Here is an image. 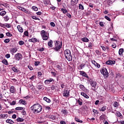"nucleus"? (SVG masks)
I'll return each instance as SVG.
<instances>
[{"instance_id": "43", "label": "nucleus", "mask_w": 124, "mask_h": 124, "mask_svg": "<svg viewBox=\"0 0 124 124\" xmlns=\"http://www.w3.org/2000/svg\"><path fill=\"white\" fill-rule=\"evenodd\" d=\"M6 35H7V36H9V37H11V36H12V34L10 33V32H7L6 33Z\"/></svg>"}, {"instance_id": "9", "label": "nucleus", "mask_w": 124, "mask_h": 124, "mask_svg": "<svg viewBox=\"0 0 124 124\" xmlns=\"http://www.w3.org/2000/svg\"><path fill=\"white\" fill-rule=\"evenodd\" d=\"M69 92H70V90H64L63 93V96L68 97L69 96Z\"/></svg>"}, {"instance_id": "11", "label": "nucleus", "mask_w": 124, "mask_h": 124, "mask_svg": "<svg viewBox=\"0 0 124 124\" xmlns=\"http://www.w3.org/2000/svg\"><path fill=\"white\" fill-rule=\"evenodd\" d=\"M115 63H116V62L112 60H108L106 62V64H108V65L115 64Z\"/></svg>"}, {"instance_id": "53", "label": "nucleus", "mask_w": 124, "mask_h": 124, "mask_svg": "<svg viewBox=\"0 0 124 124\" xmlns=\"http://www.w3.org/2000/svg\"><path fill=\"white\" fill-rule=\"evenodd\" d=\"M88 47L89 48H91V49L92 47H93V44L92 43H89V44L88 45Z\"/></svg>"}, {"instance_id": "55", "label": "nucleus", "mask_w": 124, "mask_h": 124, "mask_svg": "<svg viewBox=\"0 0 124 124\" xmlns=\"http://www.w3.org/2000/svg\"><path fill=\"white\" fill-rule=\"evenodd\" d=\"M78 103L79 105H82L83 102H81V101L78 100Z\"/></svg>"}, {"instance_id": "31", "label": "nucleus", "mask_w": 124, "mask_h": 124, "mask_svg": "<svg viewBox=\"0 0 124 124\" xmlns=\"http://www.w3.org/2000/svg\"><path fill=\"white\" fill-rule=\"evenodd\" d=\"M37 89H38V90H44V88L43 87V85H38Z\"/></svg>"}, {"instance_id": "24", "label": "nucleus", "mask_w": 124, "mask_h": 124, "mask_svg": "<svg viewBox=\"0 0 124 124\" xmlns=\"http://www.w3.org/2000/svg\"><path fill=\"white\" fill-rule=\"evenodd\" d=\"M44 100L47 102V103H50L51 102V100L50 99L47 98V97H44Z\"/></svg>"}, {"instance_id": "52", "label": "nucleus", "mask_w": 124, "mask_h": 124, "mask_svg": "<svg viewBox=\"0 0 124 124\" xmlns=\"http://www.w3.org/2000/svg\"><path fill=\"white\" fill-rule=\"evenodd\" d=\"M50 25L51 27H55V26H56V25L55 24V23H54L53 22H50Z\"/></svg>"}, {"instance_id": "39", "label": "nucleus", "mask_w": 124, "mask_h": 124, "mask_svg": "<svg viewBox=\"0 0 124 124\" xmlns=\"http://www.w3.org/2000/svg\"><path fill=\"white\" fill-rule=\"evenodd\" d=\"M85 63H82L79 65V67L80 68V69H83V68L85 67Z\"/></svg>"}, {"instance_id": "48", "label": "nucleus", "mask_w": 124, "mask_h": 124, "mask_svg": "<svg viewBox=\"0 0 124 124\" xmlns=\"http://www.w3.org/2000/svg\"><path fill=\"white\" fill-rule=\"evenodd\" d=\"M79 88H80V90H85V87L83 85H80Z\"/></svg>"}, {"instance_id": "26", "label": "nucleus", "mask_w": 124, "mask_h": 124, "mask_svg": "<svg viewBox=\"0 0 124 124\" xmlns=\"http://www.w3.org/2000/svg\"><path fill=\"white\" fill-rule=\"evenodd\" d=\"M123 53H124V48H120L119 50V55L120 56H121V55H123Z\"/></svg>"}, {"instance_id": "25", "label": "nucleus", "mask_w": 124, "mask_h": 124, "mask_svg": "<svg viewBox=\"0 0 124 124\" xmlns=\"http://www.w3.org/2000/svg\"><path fill=\"white\" fill-rule=\"evenodd\" d=\"M82 41L83 42H89V40L87 37H84L81 39Z\"/></svg>"}, {"instance_id": "41", "label": "nucleus", "mask_w": 124, "mask_h": 124, "mask_svg": "<svg viewBox=\"0 0 124 124\" xmlns=\"http://www.w3.org/2000/svg\"><path fill=\"white\" fill-rule=\"evenodd\" d=\"M32 9H33V10H34V11H37V10H38V8H37V7H35L34 6H33L32 7Z\"/></svg>"}, {"instance_id": "32", "label": "nucleus", "mask_w": 124, "mask_h": 124, "mask_svg": "<svg viewBox=\"0 0 124 124\" xmlns=\"http://www.w3.org/2000/svg\"><path fill=\"white\" fill-rule=\"evenodd\" d=\"M48 118L51 120H56V116L55 115H49Z\"/></svg>"}, {"instance_id": "30", "label": "nucleus", "mask_w": 124, "mask_h": 124, "mask_svg": "<svg viewBox=\"0 0 124 124\" xmlns=\"http://www.w3.org/2000/svg\"><path fill=\"white\" fill-rule=\"evenodd\" d=\"M114 107L118 108L119 107V103L118 102H115L113 104Z\"/></svg>"}, {"instance_id": "58", "label": "nucleus", "mask_w": 124, "mask_h": 124, "mask_svg": "<svg viewBox=\"0 0 124 124\" xmlns=\"http://www.w3.org/2000/svg\"><path fill=\"white\" fill-rule=\"evenodd\" d=\"M22 115H23V116H25V115H26L27 114V113L26 112V111H25V109L23 110V111H22Z\"/></svg>"}, {"instance_id": "4", "label": "nucleus", "mask_w": 124, "mask_h": 124, "mask_svg": "<svg viewBox=\"0 0 124 124\" xmlns=\"http://www.w3.org/2000/svg\"><path fill=\"white\" fill-rule=\"evenodd\" d=\"M40 105L39 104H34L30 108V109L31 111H33L34 114H35V113H36L37 109H38V107Z\"/></svg>"}, {"instance_id": "36", "label": "nucleus", "mask_w": 124, "mask_h": 124, "mask_svg": "<svg viewBox=\"0 0 124 124\" xmlns=\"http://www.w3.org/2000/svg\"><path fill=\"white\" fill-rule=\"evenodd\" d=\"M11 51L13 52V53H16V51H18V49H17L16 48H12V49L11 50Z\"/></svg>"}, {"instance_id": "38", "label": "nucleus", "mask_w": 124, "mask_h": 124, "mask_svg": "<svg viewBox=\"0 0 124 124\" xmlns=\"http://www.w3.org/2000/svg\"><path fill=\"white\" fill-rule=\"evenodd\" d=\"M79 9H81V10H84V6L83 5L79 4Z\"/></svg>"}, {"instance_id": "54", "label": "nucleus", "mask_w": 124, "mask_h": 124, "mask_svg": "<svg viewBox=\"0 0 124 124\" xmlns=\"http://www.w3.org/2000/svg\"><path fill=\"white\" fill-rule=\"evenodd\" d=\"M104 118H105V115H101L100 116V120L102 121L103 120H104Z\"/></svg>"}, {"instance_id": "34", "label": "nucleus", "mask_w": 124, "mask_h": 124, "mask_svg": "<svg viewBox=\"0 0 124 124\" xmlns=\"http://www.w3.org/2000/svg\"><path fill=\"white\" fill-rule=\"evenodd\" d=\"M61 11L62 12V13H63V14H65V13H67V10L65 9L62 8Z\"/></svg>"}, {"instance_id": "19", "label": "nucleus", "mask_w": 124, "mask_h": 124, "mask_svg": "<svg viewBox=\"0 0 124 124\" xmlns=\"http://www.w3.org/2000/svg\"><path fill=\"white\" fill-rule=\"evenodd\" d=\"M6 123H7L8 124H14V122L11 119H7L6 120Z\"/></svg>"}, {"instance_id": "23", "label": "nucleus", "mask_w": 124, "mask_h": 124, "mask_svg": "<svg viewBox=\"0 0 124 124\" xmlns=\"http://www.w3.org/2000/svg\"><path fill=\"white\" fill-rule=\"evenodd\" d=\"M81 95H82V96H84L85 98H89V96L83 92L81 93Z\"/></svg>"}, {"instance_id": "2", "label": "nucleus", "mask_w": 124, "mask_h": 124, "mask_svg": "<svg viewBox=\"0 0 124 124\" xmlns=\"http://www.w3.org/2000/svg\"><path fill=\"white\" fill-rule=\"evenodd\" d=\"M55 47L54 48V49L55 50V51H59V50H60L62 46V42L56 41L55 43Z\"/></svg>"}, {"instance_id": "44", "label": "nucleus", "mask_w": 124, "mask_h": 124, "mask_svg": "<svg viewBox=\"0 0 124 124\" xmlns=\"http://www.w3.org/2000/svg\"><path fill=\"white\" fill-rule=\"evenodd\" d=\"M10 42V39H6L4 40V42L5 43H9Z\"/></svg>"}, {"instance_id": "12", "label": "nucleus", "mask_w": 124, "mask_h": 124, "mask_svg": "<svg viewBox=\"0 0 124 124\" xmlns=\"http://www.w3.org/2000/svg\"><path fill=\"white\" fill-rule=\"evenodd\" d=\"M29 42H33V43H35L36 42H39V40H38L37 39L35 38H32L29 40Z\"/></svg>"}, {"instance_id": "10", "label": "nucleus", "mask_w": 124, "mask_h": 124, "mask_svg": "<svg viewBox=\"0 0 124 124\" xmlns=\"http://www.w3.org/2000/svg\"><path fill=\"white\" fill-rule=\"evenodd\" d=\"M12 70H13V71H14V72H15L16 73H21V71L18 69V68L16 66L13 67L12 68Z\"/></svg>"}, {"instance_id": "49", "label": "nucleus", "mask_w": 124, "mask_h": 124, "mask_svg": "<svg viewBox=\"0 0 124 124\" xmlns=\"http://www.w3.org/2000/svg\"><path fill=\"white\" fill-rule=\"evenodd\" d=\"M105 18L106 19V20L109 21V22L111 21V19L109 18V17L108 16H105Z\"/></svg>"}, {"instance_id": "33", "label": "nucleus", "mask_w": 124, "mask_h": 124, "mask_svg": "<svg viewBox=\"0 0 124 124\" xmlns=\"http://www.w3.org/2000/svg\"><path fill=\"white\" fill-rule=\"evenodd\" d=\"M3 18L4 21H5V22H7V21L9 20V17L7 16H4Z\"/></svg>"}, {"instance_id": "17", "label": "nucleus", "mask_w": 124, "mask_h": 124, "mask_svg": "<svg viewBox=\"0 0 124 124\" xmlns=\"http://www.w3.org/2000/svg\"><path fill=\"white\" fill-rule=\"evenodd\" d=\"M8 117V115H7V114L0 115V119H4L5 118H6V119H7Z\"/></svg>"}, {"instance_id": "16", "label": "nucleus", "mask_w": 124, "mask_h": 124, "mask_svg": "<svg viewBox=\"0 0 124 124\" xmlns=\"http://www.w3.org/2000/svg\"><path fill=\"white\" fill-rule=\"evenodd\" d=\"M19 103L20 104H23V105H26V104H27V102L23 99H21L19 101Z\"/></svg>"}, {"instance_id": "29", "label": "nucleus", "mask_w": 124, "mask_h": 124, "mask_svg": "<svg viewBox=\"0 0 124 124\" xmlns=\"http://www.w3.org/2000/svg\"><path fill=\"white\" fill-rule=\"evenodd\" d=\"M4 27H6V28H8V29H9L11 28V25H10V24L9 23H5Z\"/></svg>"}, {"instance_id": "6", "label": "nucleus", "mask_w": 124, "mask_h": 124, "mask_svg": "<svg viewBox=\"0 0 124 124\" xmlns=\"http://www.w3.org/2000/svg\"><path fill=\"white\" fill-rule=\"evenodd\" d=\"M15 59L16 61H21L23 59V56H22L21 53H17L15 56Z\"/></svg>"}, {"instance_id": "37", "label": "nucleus", "mask_w": 124, "mask_h": 124, "mask_svg": "<svg viewBox=\"0 0 124 124\" xmlns=\"http://www.w3.org/2000/svg\"><path fill=\"white\" fill-rule=\"evenodd\" d=\"M105 110H106V106H104L101 109H100V111H101L102 112H104V111H105Z\"/></svg>"}, {"instance_id": "62", "label": "nucleus", "mask_w": 124, "mask_h": 124, "mask_svg": "<svg viewBox=\"0 0 124 124\" xmlns=\"http://www.w3.org/2000/svg\"><path fill=\"white\" fill-rule=\"evenodd\" d=\"M41 75H42V73L40 72H39L38 73V76L39 77H41Z\"/></svg>"}, {"instance_id": "51", "label": "nucleus", "mask_w": 124, "mask_h": 124, "mask_svg": "<svg viewBox=\"0 0 124 124\" xmlns=\"http://www.w3.org/2000/svg\"><path fill=\"white\" fill-rule=\"evenodd\" d=\"M32 19H34V20H40L39 18L36 16H32Z\"/></svg>"}, {"instance_id": "18", "label": "nucleus", "mask_w": 124, "mask_h": 124, "mask_svg": "<svg viewBox=\"0 0 124 124\" xmlns=\"http://www.w3.org/2000/svg\"><path fill=\"white\" fill-rule=\"evenodd\" d=\"M56 67L58 68V69H59V70H62V63H60L59 64L56 65Z\"/></svg>"}, {"instance_id": "13", "label": "nucleus", "mask_w": 124, "mask_h": 124, "mask_svg": "<svg viewBox=\"0 0 124 124\" xmlns=\"http://www.w3.org/2000/svg\"><path fill=\"white\" fill-rule=\"evenodd\" d=\"M55 80L53 78H49V79H47L45 81V84H50L51 82H54Z\"/></svg>"}, {"instance_id": "27", "label": "nucleus", "mask_w": 124, "mask_h": 124, "mask_svg": "<svg viewBox=\"0 0 124 124\" xmlns=\"http://www.w3.org/2000/svg\"><path fill=\"white\" fill-rule=\"evenodd\" d=\"M2 62L4 63V64H5V65H8V62H7V60H6V59H3L2 61Z\"/></svg>"}, {"instance_id": "8", "label": "nucleus", "mask_w": 124, "mask_h": 124, "mask_svg": "<svg viewBox=\"0 0 124 124\" xmlns=\"http://www.w3.org/2000/svg\"><path fill=\"white\" fill-rule=\"evenodd\" d=\"M79 72L80 75H81L82 76H83V77H86V78H87V79H90V78H89V76H88L87 73H86V72L82 71H79Z\"/></svg>"}, {"instance_id": "15", "label": "nucleus", "mask_w": 124, "mask_h": 124, "mask_svg": "<svg viewBox=\"0 0 124 124\" xmlns=\"http://www.w3.org/2000/svg\"><path fill=\"white\" fill-rule=\"evenodd\" d=\"M17 29L18 31H19V32H23V31H24V30L23 29V28L21 27V26L20 25L17 26Z\"/></svg>"}, {"instance_id": "50", "label": "nucleus", "mask_w": 124, "mask_h": 124, "mask_svg": "<svg viewBox=\"0 0 124 124\" xmlns=\"http://www.w3.org/2000/svg\"><path fill=\"white\" fill-rule=\"evenodd\" d=\"M24 34L25 36H29V32H28V31H25L24 32Z\"/></svg>"}, {"instance_id": "56", "label": "nucleus", "mask_w": 124, "mask_h": 124, "mask_svg": "<svg viewBox=\"0 0 124 124\" xmlns=\"http://www.w3.org/2000/svg\"><path fill=\"white\" fill-rule=\"evenodd\" d=\"M99 25L101 27H104V24H103V22L102 21L100 22Z\"/></svg>"}, {"instance_id": "63", "label": "nucleus", "mask_w": 124, "mask_h": 124, "mask_svg": "<svg viewBox=\"0 0 124 124\" xmlns=\"http://www.w3.org/2000/svg\"><path fill=\"white\" fill-rule=\"evenodd\" d=\"M28 68L30 69V70H33V68H32L31 66H28Z\"/></svg>"}, {"instance_id": "46", "label": "nucleus", "mask_w": 124, "mask_h": 124, "mask_svg": "<svg viewBox=\"0 0 124 124\" xmlns=\"http://www.w3.org/2000/svg\"><path fill=\"white\" fill-rule=\"evenodd\" d=\"M18 43L21 46H22V45H24V44H25V42H24V41H20Z\"/></svg>"}, {"instance_id": "60", "label": "nucleus", "mask_w": 124, "mask_h": 124, "mask_svg": "<svg viewBox=\"0 0 124 124\" xmlns=\"http://www.w3.org/2000/svg\"><path fill=\"white\" fill-rule=\"evenodd\" d=\"M15 104H16V102L15 101H13L12 103H10V105H15Z\"/></svg>"}, {"instance_id": "61", "label": "nucleus", "mask_w": 124, "mask_h": 124, "mask_svg": "<svg viewBox=\"0 0 124 124\" xmlns=\"http://www.w3.org/2000/svg\"><path fill=\"white\" fill-rule=\"evenodd\" d=\"M93 112L95 114H98V112L95 109H93Z\"/></svg>"}, {"instance_id": "21", "label": "nucleus", "mask_w": 124, "mask_h": 124, "mask_svg": "<svg viewBox=\"0 0 124 124\" xmlns=\"http://www.w3.org/2000/svg\"><path fill=\"white\" fill-rule=\"evenodd\" d=\"M10 93H15V88H14V86L11 87Z\"/></svg>"}, {"instance_id": "20", "label": "nucleus", "mask_w": 124, "mask_h": 124, "mask_svg": "<svg viewBox=\"0 0 124 124\" xmlns=\"http://www.w3.org/2000/svg\"><path fill=\"white\" fill-rule=\"evenodd\" d=\"M116 115L117 117H119V118H121V119H122L123 115H122V113H121V112L117 111L116 112Z\"/></svg>"}, {"instance_id": "47", "label": "nucleus", "mask_w": 124, "mask_h": 124, "mask_svg": "<svg viewBox=\"0 0 124 124\" xmlns=\"http://www.w3.org/2000/svg\"><path fill=\"white\" fill-rule=\"evenodd\" d=\"M71 2H73V3H78V0H71Z\"/></svg>"}, {"instance_id": "59", "label": "nucleus", "mask_w": 124, "mask_h": 124, "mask_svg": "<svg viewBox=\"0 0 124 124\" xmlns=\"http://www.w3.org/2000/svg\"><path fill=\"white\" fill-rule=\"evenodd\" d=\"M121 74H117L116 75V78H121Z\"/></svg>"}, {"instance_id": "28", "label": "nucleus", "mask_w": 124, "mask_h": 124, "mask_svg": "<svg viewBox=\"0 0 124 124\" xmlns=\"http://www.w3.org/2000/svg\"><path fill=\"white\" fill-rule=\"evenodd\" d=\"M48 46L49 47H53V41L50 40L48 43Z\"/></svg>"}, {"instance_id": "42", "label": "nucleus", "mask_w": 124, "mask_h": 124, "mask_svg": "<svg viewBox=\"0 0 124 124\" xmlns=\"http://www.w3.org/2000/svg\"><path fill=\"white\" fill-rule=\"evenodd\" d=\"M23 109H25L23 107H16V109L18 110H23Z\"/></svg>"}, {"instance_id": "14", "label": "nucleus", "mask_w": 124, "mask_h": 124, "mask_svg": "<svg viewBox=\"0 0 124 124\" xmlns=\"http://www.w3.org/2000/svg\"><path fill=\"white\" fill-rule=\"evenodd\" d=\"M42 111V107L40 105L35 114H38V113H40V112H41Z\"/></svg>"}, {"instance_id": "40", "label": "nucleus", "mask_w": 124, "mask_h": 124, "mask_svg": "<svg viewBox=\"0 0 124 124\" xmlns=\"http://www.w3.org/2000/svg\"><path fill=\"white\" fill-rule=\"evenodd\" d=\"M62 112L64 115H67L68 112L66 109H62Z\"/></svg>"}, {"instance_id": "45", "label": "nucleus", "mask_w": 124, "mask_h": 124, "mask_svg": "<svg viewBox=\"0 0 124 124\" xmlns=\"http://www.w3.org/2000/svg\"><path fill=\"white\" fill-rule=\"evenodd\" d=\"M39 63H40V62L36 61L34 62V65L35 66H37V65H38L39 64Z\"/></svg>"}, {"instance_id": "64", "label": "nucleus", "mask_w": 124, "mask_h": 124, "mask_svg": "<svg viewBox=\"0 0 124 124\" xmlns=\"http://www.w3.org/2000/svg\"><path fill=\"white\" fill-rule=\"evenodd\" d=\"M60 124H66V123H65V122L62 121L60 122Z\"/></svg>"}, {"instance_id": "1", "label": "nucleus", "mask_w": 124, "mask_h": 124, "mask_svg": "<svg viewBox=\"0 0 124 124\" xmlns=\"http://www.w3.org/2000/svg\"><path fill=\"white\" fill-rule=\"evenodd\" d=\"M64 55L67 61L69 62L72 61V56H71V52L70 50L66 49L64 51Z\"/></svg>"}, {"instance_id": "5", "label": "nucleus", "mask_w": 124, "mask_h": 124, "mask_svg": "<svg viewBox=\"0 0 124 124\" xmlns=\"http://www.w3.org/2000/svg\"><path fill=\"white\" fill-rule=\"evenodd\" d=\"M41 34L43 40H48V36L46 35L47 32L45 31L44 30L42 31Z\"/></svg>"}, {"instance_id": "22", "label": "nucleus", "mask_w": 124, "mask_h": 124, "mask_svg": "<svg viewBox=\"0 0 124 124\" xmlns=\"http://www.w3.org/2000/svg\"><path fill=\"white\" fill-rule=\"evenodd\" d=\"M24 121H25V120L23 118H20V117H18L17 119H16V121L18 122V123H21L22 122H24Z\"/></svg>"}, {"instance_id": "3", "label": "nucleus", "mask_w": 124, "mask_h": 124, "mask_svg": "<svg viewBox=\"0 0 124 124\" xmlns=\"http://www.w3.org/2000/svg\"><path fill=\"white\" fill-rule=\"evenodd\" d=\"M101 73L104 76L105 78H108V76H109V73H108L107 68H103L101 70Z\"/></svg>"}, {"instance_id": "57", "label": "nucleus", "mask_w": 124, "mask_h": 124, "mask_svg": "<svg viewBox=\"0 0 124 124\" xmlns=\"http://www.w3.org/2000/svg\"><path fill=\"white\" fill-rule=\"evenodd\" d=\"M5 57L7 58V59H9V58H10V54H7L5 55Z\"/></svg>"}, {"instance_id": "35", "label": "nucleus", "mask_w": 124, "mask_h": 124, "mask_svg": "<svg viewBox=\"0 0 124 124\" xmlns=\"http://www.w3.org/2000/svg\"><path fill=\"white\" fill-rule=\"evenodd\" d=\"M5 14H6V12H5V11H2L0 13V16H4Z\"/></svg>"}, {"instance_id": "7", "label": "nucleus", "mask_w": 124, "mask_h": 124, "mask_svg": "<svg viewBox=\"0 0 124 124\" xmlns=\"http://www.w3.org/2000/svg\"><path fill=\"white\" fill-rule=\"evenodd\" d=\"M89 81L90 82V84L93 88H95L96 87V82L93 81L92 78H90Z\"/></svg>"}]
</instances>
